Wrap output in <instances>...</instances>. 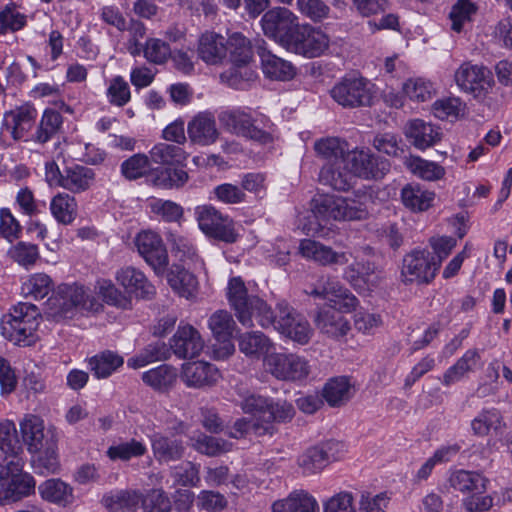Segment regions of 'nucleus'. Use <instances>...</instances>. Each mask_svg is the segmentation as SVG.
Returning <instances> with one entry per match:
<instances>
[{
    "label": "nucleus",
    "instance_id": "nucleus-1",
    "mask_svg": "<svg viewBox=\"0 0 512 512\" xmlns=\"http://www.w3.org/2000/svg\"><path fill=\"white\" fill-rule=\"evenodd\" d=\"M40 312L31 303L20 302L1 318L2 336L19 346H30L37 340Z\"/></svg>",
    "mask_w": 512,
    "mask_h": 512
},
{
    "label": "nucleus",
    "instance_id": "nucleus-2",
    "mask_svg": "<svg viewBox=\"0 0 512 512\" xmlns=\"http://www.w3.org/2000/svg\"><path fill=\"white\" fill-rule=\"evenodd\" d=\"M227 299L230 306L234 309L238 321L243 326L253 327L254 319L260 326H266L271 323L267 318L268 304L255 295H249L240 277H233L229 280Z\"/></svg>",
    "mask_w": 512,
    "mask_h": 512
},
{
    "label": "nucleus",
    "instance_id": "nucleus-3",
    "mask_svg": "<svg viewBox=\"0 0 512 512\" xmlns=\"http://www.w3.org/2000/svg\"><path fill=\"white\" fill-rule=\"evenodd\" d=\"M312 212L320 221L363 220L368 216L366 205L359 199L334 195H320L312 201Z\"/></svg>",
    "mask_w": 512,
    "mask_h": 512
},
{
    "label": "nucleus",
    "instance_id": "nucleus-4",
    "mask_svg": "<svg viewBox=\"0 0 512 512\" xmlns=\"http://www.w3.org/2000/svg\"><path fill=\"white\" fill-rule=\"evenodd\" d=\"M267 318L271 323L261 326L262 328L273 327L281 335L300 345L307 344L313 335V329L308 320L287 303H278L276 314L268 306Z\"/></svg>",
    "mask_w": 512,
    "mask_h": 512
},
{
    "label": "nucleus",
    "instance_id": "nucleus-5",
    "mask_svg": "<svg viewBox=\"0 0 512 512\" xmlns=\"http://www.w3.org/2000/svg\"><path fill=\"white\" fill-rule=\"evenodd\" d=\"M50 315L55 318H71L74 311L97 310L98 302L83 286L61 284L48 300Z\"/></svg>",
    "mask_w": 512,
    "mask_h": 512
},
{
    "label": "nucleus",
    "instance_id": "nucleus-6",
    "mask_svg": "<svg viewBox=\"0 0 512 512\" xmlns=\"http://www.w3.org/2000/svg\"><path fill=\"white\" fill-rule=\"evenodd\" d=\"M330 46L329 36L319 27L298 25L286 50L306 58L323 55Z\"/></svg>",
    "mask_w": 512,
    "mask_h": 512
},
{
    "label": "nucleus",
    "instance_id": "nucleus-7",
    "mask_svg": "<svg viewBox=\"0 0 512 512\" xmlns=\"http://www.w3.org/2000/svg\"><path fill=\"white\" fill-rule=\"evenodd\" d=\"M298 25V17L285 7L270 9L261 18L263 33L285 49Z\"/></svg>",
    "mask_w": 512,
    "mask_h": 512
},
{
    "label": "nucleus",
    "instance_id": "nucleus-8",
    "mask_svg": "<svg viewBox=\"0 0 512 512\" xmlns=\"http://www.w3.org/2000/svg\"><path fill=\"white\" fill-rule=\"evenodd\" d=\"M332 99L344 108L370 105L372 92L370 83L362 77H345L331 89Z\"/></svg>",
    "mask_w": 512,
    "mask_h": 512
},
{
    "label": "nucleus",
    "instance_id": "nucleus-9",
    "mask_svg": "<svg viewBox=\"0 0 512 512\" xmlns=\"http://www.w3.org/2000/svg\"><path fill=\"white\" fill-rule=\"evenodd\" d=\"M344 163H346L347 168L352 172L353 177H359L365 180L381 179L390 169L388 160L365 149L347 151Z\"/></svg>",
    "mask_w": 512,
    "mask_h": 512
},
{
    "label": "nucleus",
    "instance_id": "nucleus-10",
    "mask_svg": "<svg viewBox=\"0 0 512 512\" xmlns=\"http://www.w3.org/2000/svg\"><path fill=\"white\" fill-rule=\"evenodd\" d=\"M196 219L201 231L208 237L226 243H233L237 239L233 221L211 205L198 206L195 209Z\"/></svg>",
    "mask_w": 512,
    "mask_h": 512
},
{
    "label": "nucleus",
    "instance_id": "nucleus-11",
    "mask_svg": "<svg viewBox=\"0 0 512 512\" xmlns=\"http://www.w3.org/2000/svg\"><path fill=\"white\" fill-rule=\"evenodd\" d=\"M439 262L426 250H413L405 255L401 277L404 283L428 284L436 276Z\"/></svg>",
    "mask_w": 512,
    "mask_h": 512
},
{
    "label": "nucleus",
    "instance_id": "nucleus-12",
    "mask_svg": "<svg viewBox=\"0 0 512 512\" xmlns=\"http://www.w3.org/2000/svg\"><path fill=\"white\" fill-rule=\"evenodd\" d=\"M139 255L155 271L162 274L169 264L166 246L161 236L152 230H142L134 238Z\"/></svg>",
    "mask_w": 512,
    "mask_h": 512
},
{
    "label": "nucleus",
    "instance_id": "nucleus-13",
    "mask_svg": "<svg viewBox=\"0 0 512 512\" xmlns=\"http://www.w3.org/2000/svg\"><path fill=\"white\" fill-rule=\"evenodd\" d=\"M264 366L279 380H301L310 373L308 361L296 354L273 352L264 358Z\"/></svg>",
    "mask_w": 512,
    "mask_h": 512
},
{
    "label": "nucleus",
    "instance_id": "nucleus-14",
    "mask_svg": "<svg viewBox=\"0 0 512 512\" xmlns=\"http://www.w3.org/2000/svg\"><path fill=\"white\" fill-rule=\"evenodd\" d=\"M308 294L328 300L333 308L350 312L357 306V298L335 277L321 276Z\"/></svg>",
    "mask_w": 512,
    "mask_h": 512
},
{
    "label": "nucleus",
    "instance_id": "nucleus-15",
    "mask_svg": "<svg viewBox=\"0 0 512 512\" xmlns=\"http://www.w3.org/2000/svg\"><path fill=\"white\" fill-rule=\"evenodd\" d=\"M455 81L460 89L482 99L491 89V72L483 66L470 62L463 63L455 72Z\"/></svg>",
    "mask_w": 512,
    "mask_h": 512
},
{
    "label": "nucleus",
    "instance_id": "nucleus-16",
    "mask_svg": "<svg viewBox=\"0 0 512 512\" xmlns=\"http://www.w3.org/2000/svg\"><path fill=\"white\" fill-rule=\"evenodd\" d=\"M298 252L306 260L313 261L320 266H343L352 257V253L349 251H336L332 247L310 238L300 241Z\"/></svg>",
    "mask_w": 512,
    "mask_h": 512
},
{
    "label": "nucleus",
    "instance_id": "nucleus-17",
    "mask_svg": "<svg viewBox=\"0 0 512 512\" xmlns=\"http://www.w3.org/2000/svg\"><path fill=\"white\" fill-rule=\"evenodd\" d=\"M220 122L232 133L257 141L261 144L272 142V135L253 124L252 118L239 110L222 112Z\"/></svg>",
    "mask_w": 512,
    "mask_h": 512
},
{
    "label": "nucleus",
    "instance_id": "nucleus-18",
    "mask_svg": "<svg viewBox=\"0 0 512 512\" xmlns=\"http://www.w3.org/2000/svg\"><path fill=\"white\" fill-rule=\"evenodd\" d=\"M170 350L180 359L198 357L204 348L200 332L190 324L181 323L169 340Z\"/></svg>",
    "mask_w": 512,
    "mask_h": 512
},
{
    "label": "nucleus",
    "instance_id": "nucleus-19",
    "mask_svg": "<svg viewBox=\"0 0 512 512\" xmlns=\"http://www.w3.org/2000/svg\"><path fill=\"white\" fill-rule=\"evenodd\" d=\"M20 431L29 452L41 450L56 440L51 430H45L44 421L36 415L27 414L20 422Z\"/></svg>",
    "mask_w": 512,
    "mask_h": 512
},
{
    "label": "nucleus",
    "instance_id": "nucleus-20",
    "mask_svg": "<svg viewBox=\"0 0 512 512\" xmlns=\"http://www.w3.org/2000/svg\"><path fill=\"white\" fill-rule=\"evenodd\" d=\"M187 134L193 144L208 146L217 141L219 131L215 117L210 112H199L187 125Z\"/></svg>",
    "mask_w": 512,
    "mask_h": 512
},
{
    "label": "nucleus",
    "instance_id": "nucleus-21",
    "mask_svg": "<svg viewBox=\"0 0 512 512\" xmlns=\"http://www.w3.org/2000/svg\"><path fill=\"white\" fill-rule=\"evenodd\" d=\"M36 110L31 106H21L4 114L2 130L8 131L15 141L23 139L32 129Z\"/></svg>",
    "mask_w": 512,
    "mask_h": 512
},
{
    "label": "nucleus",
    "instance_id": "nucleus-22",
    "mask_svg": "<svg viewBox=\"0 0 512 512\" xmlns=\"http://www.w3.org/2000/svg\"><path fill=\"white\" fill-rule=\"evenodd\" d=\"M207 324L213 337L218 342L224 344L223 355H231L234 352V345L231 343V339L237 328L231 313L224 309L216 310L208 318Z\"/></svg>",
    "mask_w": 512,
    "mask_h": 512
},
{
    "label": "nucleus",
    "instance_id": "nucleus-23",
    "mask_svg": "<svg viewBox=\"0 0 512 512\" xmlns=\"http://www.w3.org/2000/svg\"><path fill=\"white\" fill-rule=\"evenodd\" d=\"M35 485L33 476L23 472L0 479V504L29 496L34 493Z\"/></svg>",
    "mask_w": 512,
    "mask_h": 512
},
{
    "label": "nucleus",
    "instance_id": "nucleus-24",
    "mask_svg": "<svg viewBox=\"0 0 512 512\" xmlns=\"http://www.w3.org/2000/svg\"><path fill=\"white\" fill-rule=\"evenodd\" d=\"M219 377L218 369L208 362H189L182 367L181 379L191 388L210 386L216 383Z\"/></svg>",
    "mask_w": 512,
    "mask_h": 512
},
{
    "label": "nucleus",
    "instance_id": "nucleus-25",
    "mask_svg": "<svg viewBox=\"0 0 512 512\" xmlns=\"http://www.w3.org/2000/svg\"><path fill=\"white\" fill-rule=\"evenodd\" d=\"M197 52L206 64H221L228 53L227 39L215 32H205L199 39Z\"/></svg>",
    "mask_w": 512,
    "mask_h": 512
},
{
    "label": "nucleus",
    "instance_id": "nucleus-26",
    "mask_svg": "<svg viewBox=\"0 0 512 512\" xmlns=\"http://www.w3.org/2000/svg\"><path fill=\"white\" fill-rule=\"evenodd\" d=\"M341 311L337 308L320 310L314 319L317 329L332 339L345 337L350 330V324Z\"/></svg>",
    "mask_w": 512,
    "mask_h": 512
},
{
    "label": "nucleus",
    "instance_id": "nucleus-27",
    "mask_svg": "<svg viewBox=\"0 0 512 512\" xmlns=\"http://www.w3.org/2000/svg\"><path fill=\"white\" fill-rule=\"evenodd\" d=\"M116 280L127 293L134 294L136 297L149 299L155 294V287L140 270L134 267L120 269L116 274Z\"/></svg>",
    "mask_w": 512,
    "mask_h": 512
},
{
    "label": "nucleus",
    "instance_id": "nucleus-28",
    "mask_svg": "<svg viewBox=\"0 0 512 512\" xmlns=\"http://www.w3.org/2000/svg\"><path fill=\"white\" fill-rule=\"evenodd\" d=\"M406 137L410 140L414 147L425 150L434 146L441 140V130L421 119H414L407 124Z\"/></svg>",
    "mask_w": 512,
    "mask_h": 512
},
{
    "label": "nucleus",
    "instance_id": "nucleus-29",
    "mask_svg": "<svg viewBox=\"0 0 512 512\" xmlns=\"http://www.w3.org/2000/svg\"><path fill=\"white\" fill-rule=\"evenodd\" d=\"M94 181L95 172L92 168L72 164L64 168L60 178V187L72 193H81L88 190Z\"/></svg>",
    "mask_w": 512,
    "mask_h": 512
},
{
    "label": "nucleus",
    "instance_id": "nucleus-30",
    "mask_svg": "<svg viewBox=\"0 0 512 512\" xmlns=\"http://www.w3.org/2000/svg\"><path fill=\"white\" fill-rule=\"evenodd\" d=\"M257 52L266 77L279 81H288L294 77L295 68L291 62L276 56L263 46H259Z\"/></svg>",
    "mask_w": 512,
    "mask_h": 512
},
{
    "label": "nucleus",
    "instance_id": "nucleus-31",
    "mask_svg": "<svg viewBox=\"0 0 512 512\" xmlns=\"http://www.w3.org/2000/svg\"><path fill=\"white\" fill-rule=\"evenodd\" d=\"M447 481L451 488L463 494L485 492L489 482L481 473L464 469L450 471Z\"/></svg>",
    "mask_w": 512,
    "mask_h": 512
},
{
    "label": "nucleus",
    "instance_id": "nucleus-32",
    "mask_svg": "<svg viewBox=\"0 0 512 512\" xmlns=\"http://www.w3.org/2000/svg\"><path fill=\"white\" fill-rule=\"evenodd\" d=\"M167 281L172 290L187 300L196 298L199 283L196 276L182 266L174 265L167 274Z\"/></svg>",
    "mask_w": 512,
    "mask_h": 512
},
{
    "label": "nucleus",
    "instance_id": "nucleus-33",
    "mask_svg": "<svg viewBox=\"0 0 512 512\" xmlns=\"http://www.w3.org/2000/svg\"><path fill=\"white\" fill-rule=\"evenodd\" d=\"M273 512H319L316 499L304 490H296L272 505Z\"/></svg>",
    "mask_w": 512,
    "mask_h": 512
},
{
    "label": "nucleus",
    "instance_id": "nucleus-34",
    "mask_svg": "<svg viewBox=\"0 0 512 512\" xmlns=\"http://www.w3.org/2000/svg\"><path fill=\"white\" fill-rule=\"evenodd\" d=\"M319 181L338 191H347L352 186L353 174L346 163H326L319 174Z\"/></svg>",
    "mask_w": 512,
    "mask_h": 512
},
{
    "label": "nucleus",
    "instance_id": "nucleus-35",
    "mask_svg": "<svg viewBox=\"0 0 512 512\" xmlns=\"http://www.w3.org/2000/svg\"><path fill=\"white\" fill-rule=\"evenodd\" d=\"M238 342L239 350L251 358H265L274 349L273 342L260 331L245 332L239 336Z\"/></svg>",
    "mask_w": 512,
    "mask_h": 512
},
{
    "label": "nucleus",
    "instance_id": "nucleus-36",
    "mask_svg": "<svg viewBox=\"0 0 512 512\" xmlns=\"http://www.w3.org/2000/svg\"><path fill=\"white\" fill-rule=\"evenodd\" d=\"M151 447L155 459L160 463L177 461L184 454L182 441L171 439L160 433H155L151 438Z\"/></svg>",
    "mask_w": 512,
    "mask_h": 512
},
{
    "label": "nucleus",
    "instance_id": "nucleus-37",
    "mask_svg": "<svg viewBox=\"0 0 512 512\" xmlns=\"http://www.w3.org/2000/svg\"><path fill=\"white\" fill-rule=\"evenodd\" d=\"M354 394V388L348 377L339 376L330 379L323 387L322 396L331 407H340Z\"/></svg>",
    "mask_w": 512,
    "mask_h": 512
},
{
    "label": "nucleus",
    "instance_id": "nucleus-38",
    "mask_svg": "<svg viewBox=\"0 0 512 512\" xmlns=\"http://www.w3.org/2000/svg\"><path fill=\"white\" fill-rule=\"evenodd\" d=\"M403 205L413 212L428 210L435 200V193L421 187L419 184H407L401 190Z\"/></svg>",
    "mask_w": 512,
    "mask_h": 512
},
{
    "label": "nucleus",
    "instance_id": "nucleus-39",
    "mask_svg": "<svg viewBox=\"0 0 512 512\" xmlns=\"http://www.w3.org/2000/svg\"><path fill=\"white\" fill-rule=\"evenodd\" d=\"M42 499L60 506H67L74 500L73 488L61 479H48L38 486Z\"/></svg>",
    "mask_w": 512,
    "mask_h": 512
},
{
    "label": "nucleus",
    "instance_id": "nucleus-40",
    "mask_svg": "<svg viewBox=\"0 0 512 512\" xmlns=\"http://www.w3.org/2000/svg\"><path fill=\"white\" fill-rule=\"evenodd\" d=\"M480 361L477 349L467 350L454 365L447 369L442 378V384L450 386L462 380L468 373L474 371Z\"/></svg>",
    "mask_w": 512,
    "mask_h": 512
},
{
    "label": "nucleus",
    "instance_id": "nucleus-41",
    "mask_svg": "<svg viewBox=\"0 0 512 512\" xmlns=\"http://www.w3.org/2000/svg\"><path fill=\"white\" fill-rule=\"evenodd\" d=\"M63 124L62 115L54 109H46L39 121L31 140L37 144H45L55 138Z\"/></svg>",
    "mask_w": 512,
    "mask_h": 512
},
{
    "label": "nucleus",
    "instance_id": "nucleus-42",
    "mask_svg": "<svg viewBox=\"0 0 512 512\" xmlns=\"http://www.w3.org/2000/svg\"><path fill=\"white\" fill-rule=\"evenodd\" d=\"M404 165L413 175L425 181H437L445 175L443 166L419 156L405 157Z\"/></svg>",
    "mask_w": 512,
    "mask_h": 512
},
{
    "label": "nucleus",
    "instance_id": "nucleus-43",
    "mask_svg": "<svg viewBox=\"0 0 512 512\" xmlns=\"http://www.w3.org/2000/svg\"><path fill=\"white\" fill-rule=\"evenodd\" d=\"M54 290L52 278L45 273L29 275L21 285V293L26 298L40 300L48 296Z\"/></svg>",
    "mask_w": 512,
    "mask_h": 512
},
{
    "label": "nucleus",
    "instance_id": "nucleus-44",
    "mask_svg": "<svg viewBox=\"0 0 512 512\" xmlns=\"http://www.w3.org/2000/svg\"><path fill=\"white\" fill-rule=\"evenodd\" d=\"M177 378L176 369L172 366L162 364L142 374V381L156 391H168Z\"/></svg>",
    "mask_w": 512,
    "mask_h": 512
},
{
    "label": "nucleus",
    "instance_id": "nucleus-45",
    "mask_svg": "<svg viewBox=\"0 0 512 512\" xmlns=\"http://www.w3.org/2000/svg\"><path fill=\"white\" fill-rule=\"evenodd\" d=\"M141 495L134 491H116L103 496V505L112 512H130L140 503Z\"/></svg>",
    "mask_w": 512,
    "mask_h": 512
},
{
    "label": "nucleus",
    "instance_id": "nucleus-46",
    "mask_svg": "<svg viewBox=\"0 0 512 512\" xmlns=\"http://www.w3.org/2000/svg\"><path fill=\"white\" fill-rule=\"evenodd\" d=\"M50 211L59 223L68 225L76 218L77 202L67 193H58L51 200Z\"/></svg>",
    "mask_w": 512,
    "mask_h": 512
},
{
    "label": "nucleus",
    "instance_id": "nucleus-47",
    "mask_svg": "<svg viewBox=\"0 0 512 512\" xmlns=\"http://www.w3.org/2000/svg\"><path fill=\"white\" fill-rule=\"evenodd\" d=\"M124 363L123 357L112 351H104L90 358L89 367L98 379L109 377Z\"/></svg>",
    "mask_w": 512,
    "mask_h": 512
},
{
    "label": "nucleus",
    "instance_id": "nucleus-48",
    "mask_svg": "<svg viewBox=\"0 0 512 512\" xmlns=\"http://www.w3.org/2000/svg\"><path fill=\"white\" fill-rule=\"evenodd\" d=\"M505 426L500 412L496 409L483 410L471 422V428L474 434L478 436L487 435L490 429H493L496 434H499Z\"/></svg>",
    "mask_w": 512,
    "mask_h": 512
},
{
    "label": "nucleus",
    "instance_id": "nucleus-49",
    "mask_svg": "<svg viewBox=\"0 0 512 512\" xmlns=\"http://www.w3.org/2000/svg\"><path fill=\"white\" fill-rule=\"evenodd\" d=\"M146 452L147 447L144 442L130 439L110 446L106 453L111 460L129 461L132 458L142 457Z\"/></svg>",
    "mask_w": 512,
    "mask_h": 512
},
{
    "label": "nucleus",
    "instance_id": "nucleus-50",
    "mask_svg": "<svg viewBox=\"0 0 512 512\" xmlns=\"http://www.w3.org/2000/svg\"><path fill=\"white\" fill-rule=\"evenodd\" d=\"M314 149L318 156L327 161L326 163H344L346 152L338 138L320 139L315 142Z\"/></svg>",
    "mask_w": 512,
    "mask_h": 512
},
{
    "label": "nucleus",
    "instance_id": "nucleus-51",
    "mask_svg": "<svg viewBox=\"0 0 512 512\" xmlns=\"http://www.w3.org/2000/svg\"><path fill=\"white\" fill-rule=\"evenodd\" d=\"M57 440L49 442V444L43 446L41 450L32 451L35 454L34 462L36 468L40 470L42 474H54L59 469V460L57 455Z\"/></svg>",
    "mask_w": 512,
    "mask_h": 512
},
{
    "label": "nucleus",
    "instance_id": "nucleus-52",
    "mask_svg": "<svg viewBox=\"0 0 512 512\" xmlns=\"http://www.w3.org/2000/svg\"><path fill=\"white\" fill-rule=\"evenodd\" d=\"M297 462L304 475L319 473L328 465L319 445L307 449L298 457Z\"/></svg>",
    "mask_w": 512,
    "mask_h": 512
},
{
    "label": "nucleus",
    "instance_id": "nucleus-53",
    "mask_svg": "<svg viewBox=\"0 0 512 512\" xmlns=\"http://www.w3.org/2000/svg\"><path fill=\"white\" fill-rule=\"evenodd\" d=\"M295 414V409L291 403L285 400H278L276 402H269L266 409V414L263 420L264 426H270V433H272L273 422H287L290 421Z\"/></svg>",
    "mask_w": 512,
    "mask_h": 512
},
{
    "label": "nucleus",
    "instance_id": "nucleus-54",
    "mask_svg": "<svg viewBox=\"0 0 512 512\" xmlns=\"http://www.w3.org/2000/svg\"><path fill=\"white\" fill-rule=\"evenodd\" d=\"M298 11L314 23H320L331 15V9L323 0H297Z\"/></svg>",
    "mask_w": 512,
    "mask_h": 512
},
{
    "label": "nucleus",
    "instance_id": "nucleus-55",
    "mask_svg": "<svg viewBox=\"0 0 512 512\" xmlns=\"http://www.w3.org/2000/svg\"><path fill=\"white\" fill-rule=\"evenodd\" d=\"M256 78L255 71L246 64L237 63L228 71L221 74V79L236 89H244Z\"/></svg>",
    "mask_w": 512,
    "mask_h": 512
},
{
    "label": "nucleus",
    "instance_id": "nucleus-56",
    "mask_svg": "<svg viewBox=\"0 0 512 512\" xmlns=\"http://www.w3.org/2000/svg\"><path fill=\"white\" fill-rule=\"evenodd\" d=\"M476 10L475 4L470 0H458L449 13L451 29L458 33L461 32L464 24L471 20Z\"/></svg>",
    "mask_w": 512,
    "mask_h": 512
},
{
    "label": "nucleus",
    "instance_id": "nucleus-57",
    "mask_svg": "<svg viewBox=\"0 0 512 512\" xmlns=\"http://www.w3.org/2000/svg\"><path fill=\"white\" fill-rule=\"evenodd\" d=\"M193 447L202 454L217 456L230 451L232 444L223 439L202 434L194 439Z\"/></svg>",
    "mask_w": 512,
    "mask_h": 512
},
{
    "label": "nucleus",
    "instance_id": "nucleus-58",
    "mask_svg": "<svg viewBox=\"0 0 512 512\" xmlns=\"http://www.w3.org/2000/svg\"><path fill=\"white\" fill-rule=\"evenodd\" d=\"M465 109V103L457 97H446L433 104L434 115L442 120L463 116Z\"/></svg>",
    "mask_w": 512,
    "mask_h": 512
},
{
    "label": "nucleus",
    "instance_id": "nucleus-59",
    "mask_svg": "<svg viewBox=\"0 0 512 512\" xmlns=\"http://www.w3.org/2000/svg\"><path fill=\"white\" fill-rule=\"evenodd\" d=\"M150 170V161L145 154H134L121 164V172L128 180L138 179Z\"/></svg>",
    "mask_w": 512,
    "mask_h": 512
},
{
    "label": "nucleus",
    "instance_id": "nucleus-60",
    "mask_svg": "<svg viewBox=\"0 0 512 512\" xmlns=\"http://www.w3.org/2000/svg\"><path fill=\"white\" fill-rule=\"evenodd\" d=\"M8 256L19 265L29 267L39 259V251L37 245L21 241L9 249Z\"/></svg>",
    "mask_w": 512,
    "mask_h": 512
},
{
    "label": "nucleus",
    "instance_id": "nucleus-61",
    "mask_svg": "<svg viewBox=\"0 0 512 512\" xmlns=\"http://www.w3.org/2000/svg\"><path fill=\"white\" fill-rule=\"evenodd\" d=\"M228 51H230L235 63L246 64L252 57L250 41L240 33H234L227 40Z\"/></svg>",
    "mask_w": 512,
    "mask_h": 512
},
{
    "label": "nucleus",
    "instance_id": "nucleus-62",
    "mask_svg": "<svg viewBox=\"0 0 512 512\" xmlns=\"http://www.w3.org/2000/svg\"><path fill=\"white\" fill-rule=\"evenodd\" d=\"M404 93L415 101H427L433 94V85L423 78H410L403 84Z\"/></svg>",
    "mask_w": 512,
    "mask_h": 512
},
{
    "label": "nucleus",
    "instance_id": "nucleus-63",
    "mask_svg": "<svg viewBox=\"0 0 512 512\" xmlns=\"http://www.w3.org/2000/svg\"><path fill=\"white\" fill-rule=\"evenodd\" d=\"M26 24V17L20 13L14 4H8L0 11V34L8 31H18Z\"/></svg>",
    "mask_w": 512,
    "mask_h": 512
},
{
    "label": "nucleus",
    "instance_id": "nucleus-64",
    "mask_svg": "<svg viewBox=\"0 0 512 512\" xmlns=\"http://www.w3.org/2000/svg\"><path fill=\"white\" fill-rule=\"evenodd\" d=\"M140 502L144 512H169L171 502L162 490L153 489L149 491Z\"/></svg>",
    "mask_w": 512,
    "mask_h": 512
}]
</instances>
